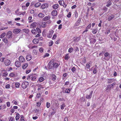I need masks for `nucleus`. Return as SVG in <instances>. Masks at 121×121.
I'll use <instances>...</instances> for the list:
<instances>
[{"label": "nucleus", "mask_w": 121, "mask_h": 121, "mask_svg": "<svg viewBox=\"0 0 121 121\" xmlns=\"http://www.w3.org/2000/svg\"><path fill=\"white\" fill-rule=\"evenodd\" d=\"M31 71L30 69L26 70V73L27 74H28Z\"/></svg>", "instance_id": "60"}, {"label": "nucleus", "mask_w": 121, "mask_h": 121, "mask_svg": "<svg viewBox=\"0 0 121 121\" xmlns=\"http://www.w3.org/2000/svg\"><path fill=\"white\" fill-rule=\"evenodd\" d=\"M8 27H6L4 28H0V30L1 31L5 29H7L8 28Z\"/></svg>", "instance_id": "52"}, {"label": "nucleus", "mask_w": 121, "mask_h": 121, "mask_svg": "<svg viewBox=\"0 0 121 121\" xmlns=\"http://www.w3.org/2000/svg\"><path fill=\"white\" fill-rule=\"evenodd\" d=\"M22 9L23 10H26L27 9V7L25 6L22 5Z\"/></svg>", "instance_id": "39"}, {"label": "nucleus", "mask_w": 121, "mask_h": 121, "mask_svg": "<svg viewBox=\"0 0 121 121\" xmlns=\"http://www.w3.org/2000/svg\"><path fill=\"white\" fill-rule=\"evenodd\" d=\"M91 64V62H90L87 63L86 65V68L87 69L89 68L90 67V66Z\"/></svg>", "instance_id": "26"}, {"label": "nucleus", "mask_w": 121, "mask_h": 121, "mask_svg": "<svg viewBox=\"0 0 121 121\" xmlns=\"http://www.w3.org/2000/svg\"><path fill=\"white\" fill-rule=\"evenodd\" d=\"M76 70V68L74 67H73L71 69L73 73H74V71H75Z\"/></svg>", "instance_id": "53"}, {"label": "nucleus", "mask_w": 121, "mask_h": 121, "mask_svg": "<svg viewBox=\"0 0 121 121\" xmlns=\"http://www.w3.org/2000/svg\"><path fill=\"white\" fill-rule=\"evenodd\" d=\"M50 104L48 102L46 103V107L48 108H49L50 106Z\"/></svg>", "instance_id": "50"}, {"label": "nucleus", "mask_w": 121, "mask_h": 121, "mask_svg": "<svg viewBox=\"0 0 121 121\" xmlns=\"http://www.w3.org/2000/svg\"><path fill=\"white\" fill-rule=\"evenodd\" d=\"M44 78L43 77H41L39 79V81L41 82L43 81Z\"/></svg>", "instance_id": "47"}, {"label": "nucleus", "mask_w": 121, "mask_h": 121, "mask_svg": "<svg viewBox=\"0 0 121 121\" xmlns=\"http://www.w3.org/2000/svg\"><path fill=\"white\" fill-rule=\"evenodd\" d=\"M111 87V86H110V85H108L105 89L106 91L107 92L110 91L111 90V89L112 88V87Z\"/></svg>", "instance_id": "21"}, {"label": "nucleus", "mask_w": 121, "mask_h": 121, "mask_svg": "<svg viewBox=\"0 0 121 121\" xmlns=\"http://www.w3.org/2000/svg\"><path fill=\"white\" fill-rule=\"evenodd\" d=\"M33 76L32 77L31 79V80L32 81H34L35 80L36 78V77L35 76L36 74H33Z\"/></svg>", "instance_id": "38"}, {"label": "nucleus", "mask_w": 121, "mask_h": 121, "mask_svg": "<svg viewBox=\"0 0 121 121\" xmlns=\"http://www.w3.org/2000/svg\"><path fill=\"white\" fill-rule=\"evenodd\" d=\"M50 17L49 16H46L43 19V20L45 21L50 20Z\"/></svg>", "instance_id": "27"}, {"label": "nucleus", "mask_w": 121, "mask_h": 121, "mask_svg": "<svg viewBox=\"0 0 121 121\" xmlns=\"http://www.w3.org/2000/svg\"><path fill=\"white\" fill-rule=\"evenodd\" d=\"M48 6L49 5L48 4L45 3L42 4L41 6V7L42 9H44L48 7Z\"/></svg>", "instance_id": "10"}, {"label": "nucleus", "mask_w": 121, "mask_h": 121, "mask_svg": "<svg viewBox=\"0 0 121 121\" xmlns=\"http://www.w3.org/2000/svg\"><path fill=\"white\" fill-rule=\"evenodd\" d=\"M71 15V13L70 12H69V14L67 15V16L68 17H70Z\"/></svg>", "instance_id": "63"}, {"label": "nucleus", "mask_w": 121, "mask_h": 121, "mask_svg": "<svg viewBox=\"0 0 121 121\" xmlns=\"http://www.w3.org/2000/svg\"><path fill=\"white\" fill-rule=\"evenodd\" d=\"M20 117H21L20 121H25L24 119V117L23 116V115H21Z\"/></svg>", "instance_id": "46"}, {"label": "nucleus", "mask_w": 121, "mask_h": 121, "mask_svg": "<svg viewBox=\"0 0 121 121\" xmlns=\"http://www.w3.org/2000/svg\"><path fill=\"white\" fill-rule=\"evenodd\" d=\"M33 76V75L32 74L29 75L27 78V80L28 81H30L31 79Z\"/></svg>", "instance_id": "25"}, {"label": "nucleus", "mask_w": 121, "mask_h": 121, "mask_svg": "<svg viewBox=\"0 0 121 121\" xmlns=\"http://www.w3.org/2000/svg\"><path fill=\"white\" fill-rule=\"evenodd\" d=\"M73 48H71L69 49L68 52L70 53H71L73 52Z\"/></svg>", "instance_id": "44"}, {"label": "nucleus", "mask_w": 121, "mask_h": 121, "mask_svg": "<svg viewBox=\"0 0 121 121\" xmlns=\"http://www.w3.org/2000/svg\"><path fill=\"white\" fill-rule=\"evenodd\" d=\"M6 33L5 32H4L2 33L0 35V38H3L5 35Z\"/></svg>", "instance_id": "32"}, {"label": "nucleus", "mask_w": 121, "mask_h": 121, "mask_svg": "<svg viewBox=\"0 0 121 121\" xmlns=\"http://www.w3.org/2000/svg\"><path fill=\"white\" fill-rule=\"evenodd\" d=\"M15 86L17 88H19L20 85V83L18 82H17L15 84Z\"/></svg>", "instance_id": "40"}, {"label": "nucleus", "mask_w": 121, "mask_h": 121, "mask_svg": "<svg viewBox=\"0 0 121 121\" xmlns=\"http://www.w3.org/2000/svg\"><path fill=\"white\" fill-rule=\"evenodd\" d=\"M38 16L40 17H44V15L42 13H40L38 14Z\"/></svg>", "instance_id": "37"}, {"label": "nucleus", "mask_w": 121, "mask_h": 121, "mask_svg": "<svg viewBox=\"0 0 121 121\" xmlns=\"http://www.w3.org/2000/svg\"><path fill=\"white\" fill-rule=\"evenodd\" d=\"M3 71H4V73L3 74V76L6 77L8 75V73L5 70H3Z\"/></svg>", "instance_id": "41"}, {"label": "nucleus", "mask_w": 121, "mask_h": 121, "mask_svg": "<svg viewBox=\"0 0 121 121\" xmlns=\"http://www.w3.org/2000/svg\"><path fill=\"white\" fill-rule=\"evenodd\" d=\"M52 8L54 9H56L59 8V5L57 4H56L52 6Z\"/></svg>", "instance_id": "24"}, {"label": "nucleus", "mask_w": 121, "mask_h": 121, "mask_svg": "<svg viewBox=\"0 0 121 121\" xmlns=\"http://www.w3.org/2000/svg\"><path fill=\"white\" fill-rule=\"evenodd\" d=\"M37 25V24L36 22H33L30 24V28H34Z\"/></svg>", "instance_id": "9"}, {"label": "nucleus", "mask_w": 121, "mask_h": 121, "mask_svg": "<svg viewBox=\"0 0 121 121\" xmlns=\"http://www.w3.org/2000/svg\"><path fill=\"white\" fill-rule=\"evenodd\" d=\"M97 72V69L96 68H95L93 71V73L95 74L96 72Z\"/></svg>", "instance_id": "58"}, {"label": "nucleus", "mask_w": 121, "mask_h": 121, "mask_svg": "<svg viewBox=\"0 0 121 121\" xmlns=\"http://www.w3.org/2000/svg\"><path fill=\"white\" fill-rule=\"evenodd\" d=\"M10 63V61L8 59L5 60L4 62V64L6 66H8L9 65Z\"/></svg>", "instance_id": "7"}, {"label": "nucleus", "mask_w": 121, "mask_h": 121, "mask_svg": "<svg viewBox=\"0 0 121 121\" xmlns=\"http://www.w3.org/2000/svg\"><path fill=\"white\" fill-rule=\"evenodd\" d=\"M51 78L53 81H55L56 79V75L54 74H52L51 75Z\"/></svg>", "instance_id": "12"}, {"label": "nucleus", "mask_w": 121, "mask_h": 121, "mask_svg": "<svg viewBox=\"0 0 121 121\" xmlns=\"http://www.w3.org/2000/svg\"><path fill=\"white\" fill-rule=\"evenodd\" d=\"M32 42L34 44H37L38 43V39H35L33 40Z\"/></svg>", "instance_id": "28"}, {"label": "nucleus", "mask_w": 121, "mask_h": 121, "mask_svg": "<svg viewBox=\"0 0 121 121\" xmlns=\"http://www.w3.org/2000/svg\"><path fill=\"white\" fill-rule=\"evenodd\" d=\"M15 75L14 73H10L9 76L10 78H11L12 77H15Z\"/></svg>", "instance_id": "36"}, {"label": "nucleus", "mask_w": 121, "mask_h": 121, "mask_svg": "<svg viewBox=\"0 0 121 121\" xmlns=\"http://www.w3.org/2000/svg\"><path fill=\"white\" fill-rule=\"evenodd\" d=\"M115 16L113 14L109 15L108 17V21H110L114 18L115 17Z\"/></svg>", "instance_id": "13"}, {"label": "nucleus", "mask_w": 121, "mask_h": 121, "mask_svg": "<svg viewBox=\"0 0 121 121\" xmlns=\"http://www.w3.org/2000/svg\"><path fill=\"white\" fill-rule=\"evenodd\" d=\"M108 52L105 53L104 54V56L105 57H107L108 56Z\"/></svg>", "instance_id": "61"}, {"label": "nucleus", "mask_w": 121, "mask_h": 121, "mask_svg": "<svg viewBox=\"0 0 121 121\" xmlns=\"http://www.w3.org/2000/svg\"><path fill=\"white\" fill-rule=\"evenodd\" d=\"M116 83L115 82H113L111 85H110L111 86V87H112V88L113 89L114 88L113 86L116 85Z\"/></svg>", "instance_id": "43"}, {"label": "nucleus", "mask_w": 121, "mask_h": 121, "mask_svg": "<svg viewBox=\"0 0 121 121\" xmlns=\"http://www.w3.org/2000/svg\"><path fill=\"white\" fill-rule=\"evenodd\" d=\"M43 50V49L42 48H40L39 49V52H42Z\"/></svg>", "instance_id": "62"}, {"label": "nucleus", "mask_w": 121, "mask_h": 121, "mask_svg": "<svg viewBox=\"0 0 121 121\" xmlns=\"http://www.w3.org/2000/svg\"><path fill=\"white\" fill-rule=\"evenodd\" d=\"M20 114L18 113H17L15 117V119L16 120H18L19 118Z\"/></svg>", "instance_id": "31"}, {"label": "nucleus", "mask_w": 121, "mask_h": 121, "mask_svg": "<svg viewBox=\"0 0 121 121\" xmlns=\"http://www.w3.org/2000/svg\"><path fill=\"white\" fill-rule=\"evenodd\" d=\"M81 36L80 35L79 37L76 38L73 40V41L75 42H78L79 41L81 38Z\"/></svg>", "instance_id": "15"}, {"label": "nucleus", "mask_w": 121, "mask_h": 121, "mask_svg": "<svg viewBox=\"0 0 121 121\" xmlns=\"http://www.w3.org/2000/svg\"><path fill=\"white\" fill-rule=\"evenodd\" d=\"M21 31V30L20 29L16 28L13 30V32L14 33L17 34L20 32Z\"/></svg>", "instance_id": "8"}, {"label": "nucleus", "mask_w": 121, "mask_h": 121, "mask_svg": "<svg viewBox=\"0 0 121 121\" xmlns=\"http://www.w3.org/2000/svg\"><path fill=\"white\" fill-rule=\"evenodd\" d=\"M35 47H36V49H33V53H34V54H35V55H36L37 54V53L38 52L37 49V46H32L31 47V49H32Z\"/></svg>", "instance_id": "5"}, {"label": "nucleus", "mask_w": 121, "mask_h": 121, "mask_svg": "<svg viewBox=\"0 0 121 121\" xmlns=\"http://www.w3.org/2000/svg\"><path fill=\"white\" fill-rule=\"evenodd\" d=\"M54 60H52L49 63L48 66L49 69H51L53 67L54 68H57L60 65V62L58 63L54 62Z\"/></svg>", "instance_id": "1"}, {"label": "nucleus", "mask_w": 121, "mask_h": 121, "mask_svg": "<svg viewBox=\"0 0 121 121\" xmlns=\"http://www.w3.org/2000/svg\"><path fill=\"white\" fill-rule=\"evenodd\" d=\"M5 58L2 57L0 58V61L1 62H4V60L5 59Z\"/></svg>", "instance_id": "55"}, {"label": "nucleus", "mask_w": 121, "mask_h": 121, "mask_svg": "<svg viewBox=\"0 0 121 121\" xmlns=\"http://www.w3.org/2000/svg\"><path fill=\"white\" fill-rule=\"evenodd\" d=\"M65 107V105L64 104H63L61 105V109L62 110L63 109L64 107Z\"/></svg>", "instance_id": "51"}, {"label": "nucleus", "mask_w": 121, "mask_h": 121, "mask_svg": "<svg viewBox=\"0 0 121 121\" xmlns=\"http://www.w3.org/2000/svg\"><path fill=\"white\" fill-rule=\"evenodd\" d=\"M58 3L61 6H62L65 8H66L67 6V5L64 0H59L58 1Z\"/></svg>", "instance_id": "2"}, {"label": "nucleus", "mask_w": 121, "mask_h": 121, "mask_svg": "<svg viewBox=\"0 0 121 121\" xmlns=\"http://www.w3.org/2000/svg\"><path fill=\"white\" fill-rule=\"evenodd\" d=\"M74 51L75 52H76L77 51H79V49L78 48V47H76L75 48Z\"/></svg>", "instance_id": "54"}, {"label": "nucleus", "mask_w": 121, "mask_h": 121, "mask_svg": "<svg viewBox=\"0 0 121 121\" xmlns=\"http://www.w3.org/2000/svg\"><path fill=\"white\" fill-rule=\"evenodd\" d=\"M28 64L27 63H26L24 64L22 66V68L23 69H26L28 66Z\"/></svg>", "instance_id": "23"}, {"label": "nucleus", "mask_w": 121, "mask_h": 121, "mask_svg": "<svg viewBox=\"0 0 121 121\" xmlns=\"http://www.w3.org/2000/svg\"><path fill=\"white\" fill-rule=\"evenodd\" d=\"M91 26V24H89L88 26H87L86 28V29H89L90 28Z\"/></svg>", "instance_id": "49"}, {"label": "nucleus", "mask_w": 121, "mask_h": 121, "mask_svg": "<svg viewBox=\"0 0 121 121\" xmlns=\"http://www.w3.org/2000/svg\"><path fill=\"white\" fill-rule=\"evenodd\" d=\"M32 56L30 55H27L26 57V59L28 61H29L32 59Z\"/></svg>", "instance_id": "19"}, {"label": "nucleus", "mask_w": 121, "mask_h": 121, "mask_svg": "<svg viewBox=\"0 0 121 121\" xmlns=\"http://www.w3.org/2000/svg\"><path fill=\"white\" fill-rule=\"evenodd\" d=\"M56 36L57 35H56L54 34V35L52 38V39L53 40L55 39L56 37Z\"/></svg>", "instance_id": "56"}, {"label": "nucleus", "mask_w": 121, "mask_h": 121, "mask_svg": "<svg viewBox=\"0 0 121 121\" xmlns=\"http://www.w3.org/2000/svg\"><path fill=\"white\" fill-rule=\"evenodd\" d=\"M29 85V83L27 82H24L22 84V87L23 89H25Z\"/></svg>", "instance_id": "3"}, {"label": "nucleus", "mask_w": 121, "mask_h": 121, "mask_svg": "<svg viewBox=\"0 0 121 121\" xmlns=\"http://www.w3.org/2000/svg\"><path fill=\"white\" fill-rule=\"evenodd\" d=\"M19 60L21 63L25 61L24 58L22 56H20L19 58Z\"/></svg>", "instance_id": "17"}, {"label": "nucleus", "mask_w": 121, "mask_h": 121, "mask_svg": "<svg viewBox=\"0 0 121 121\" xmlns=\"http://www.w3.org/2000/svg\"><path fill=\"white\" fill-rule=\"evenodd\" d=\"M70 58V57L69 56V54H67L65 56V59L66 60H68Z\"/></svg>", "instance_id": "30"}, {"label": "nucleus", "mask_w": 121, "mask_h": 121, "mask_svg": "<svg viewBox=\"0 0 121 121\" xmlns=\"http://www.w3.org/2000/svg\"><path fill=\"white\" fill-rule=\"evenodd\" d=\"M5 87L6 88H9L10 87V86L9 84H7L6 85Z\"/></svg>", "instance_id": "59"}, {"label": "nucleus", "mask_w": 121, "mask_h": 121, "mask_svg": "<svg viewBox=\"0 0 121 121\" xmlns=\"http://www.w3.org/2000/svg\"><path fill=\"white\" fill-rule=\"evenodd\" d=\"M53 42L52 41H51L49 43V46H51L53 44Z\"/></svg>", "instance_id": "57"}, {"label": "nucleus", "mask_w": 121, "mask_h": 121, "mask_svg": "<svg viewBox=\"0 0 121 121\" xmlns=\"http://www.w3.org/2000/svg\"><path fill=\"white\" fill-rule=\"evenodd\" d=\"M15 65L17 67H19L21 66L20 62L19 61H17L15 63Z\"/></svg>", "instance_id": "14"}, {"label": "nucleus", "mask_w": 121, "mask_h": 121, "mask_svg": "<svg viewBox=\"0 0 121 121\" xmlns=\"http://www.w3.org/2000/svg\"><path fill=\"white\" fill-rule=\"evenodd\" d=\"M114 81L113 78H108L107 79V83H111L113 82Z\"/></svg>", "instance_id": "18"}, {"label": "nucleus", "mask_w": 121, "mask_h": 121, "mask_svg": "<svg viewBox=\"0 0 121 121\" xmlns=\"http://www.w3.org/2000/svg\"><path fill=\"white\" fill-rule=\"evenodd\" d=\"M12 33L10 31H8L7 33L6 36L9 39L12 37Z\"/></svg>", "instance_id": "4"}, {"label": "nucleus", "mask_w": 121, "mask_h": 121, "mask_svg": "<svg viewBox=\"0 0 121 121\" xmlns=\"http://www.w3.org/2000/svg\"><path fill=\"white\" fill-rule=\"evenodd\" d=\"M97 32V30L96 29H94L92 31V33L94 34H95Z\"/></svg>", "instance_id": "45"}, {"label": "nucleus", "mask_w": 121, "mask_h": 121, "mask_svg": "<svg viewBox=\"0 0 121 121\" xmlns=\"http://www.w3.org/2000/svg\"><path fill=\"white\" fill-rule=\"evenodd\" d=\"M2 40L5 43H7L8 42V40L6 38H4Z\"/></svg>", "instance_id": "29"}, {"label": "nucleus", "mask_w": 121, "mask_h": 121, "mask_svg": "<svg viewBox=\"0 0 121 121\" xmlns=\"http://www.w3.org/2000/svg\"><path fill=\"white\" fill-rule=\"evenodd\" d=\"M41 26L43 27H45L46 26V23L45 22H42L41 24Z\"/></svg>", "instance_id": "34"}, {"label": "nucleus", "mask_w": 121, "mask_h": 121, "mask_svg": "<svg viewBox=\"0 0 121 121\" xmlns=\"http://www.w3.org/2000/svg\"><path fill=\"white\" fill-rule=\"evenodd\" d=\"M90 43H92L93 44H94L96 41V39L93 38L90 39Z\"/></svg>", "instance_id": "20"}, {"label": "nucleus", "mask_w": 121, "mask_h": 121, "mask_svg": "<svg viewBox=\"0 0 121 121\" xmlns=\"http://www.w3.org/2000/svg\"><path fill=\"white\" fill-rule=\"evenodd\" d=\"M54 32V31L52 30L49 31V33L48 34L47 36L49 38H51L52 36V34Z\"/></svg>", "instance_id": "6"}, {"label": "nucleus", "mask_w": 121, "mask_h": 121, "mask_svg": "<svg viewBox=\"0 0 121 121\" xmlns=\"http://www.w3.org/2000/svg\"><path fill=\"white\" fill-rule=\"evenodd\" d=\"M93 92V91H91L89 95H86V98L87 99H91V98Z\"/></svg>", "instance_id": "11"}, {"label": "nucleus", "mask_w": 121, "mask_h": 121, "mask_svg": "<svg viewBox=\"0 0 121 121\" xmlns=\"http://www.w3.org/2000/svg\"><path fill=\"white\" fill-rule=\"evenodd\" d=\"M56 103H57V100L55 99L53 100L52 101V103L53 104H56Z\"/></svg>", "instance_id": "42"}, {"label": "nucleus", "mask_w": 121, "mask_h": 121, "mask_svg": "<svg viewBox=\"0 0 121 121\" xmlns=\"http://www.w3.org/2000/svg\"><path fill=\"white\" fill-rule=\"evenodd\" d=\"M57 12L56 10H54L52 11L51 13V14L53 16H56L57 15Z\"/></svg>", "instance_id": "16"}, {"label": "nucleus", "mask_w": 121, "mask_h": 121, "mask_svg": "<svg viewBox=\"0 0 121 121\" xmlns=\"http://www.w3.org/2000/svg\"><path fill=\"white\" fill-rule=\"evenodd\" d=\"M62 24L58 26V29H61L62 28Z\"/></svg>", "instance_id": "64"}, {"label": "nucleus", "mask_w": 121, "mask_h": 121, "mask_svg": "<svg viewBox=\"0 0 121 121\" xmlns=\"http://www.w3.org/2000/svg\"><path fill=\"white\" fill-rule=\"evenodd\" d=\"M70 91L71 89L70 88L66 89V91L67 93L69 94L70 92Z\"/></svg>", "instance_id": "48"}, {"label": "nucleus", "mask_w": 121, "mask_h": 121, "mask_svg": "<svg viewBox=\"0 0 121 121\" xmlns=\"http://www.w3.org/2000/svg\"><path fill=\"white\" fill-rule=\"evenodd\" d=\"M9 121H15L14 118L12 117H10L9 118Z\"/></svg>", "instance_id": "35"}, {"label": "nucleus", "mask_w": 121, "mask_h": 121, "mask_svg": "<svg viewBox=\"0 0 121 121\" xmlns=\"http://www.w3.org/2000/svg\"><path fill=\"white\" fill-rule=\"evenodd\" d=\"M112 0H109L107 2V4L106 6L107 7H109L111 4L112 3L111 1Z\"/></svg>", "instance_id": "22"}, {"label": "nucleus", "mask_w": 121, "mask_h": 121, "mask_svg": "<svg viewBox=\"0 0 121 121\" xmlns=\"http://www.w3.org/2000/svg\"><path fill=\"white\" fill-rule=\"evenodd\" d=\"M31 32L32 33L34 34H36L37 33V31L35 29H33L31 30Z\"/></svg>", "instance_id": "33"}]
</instances>
